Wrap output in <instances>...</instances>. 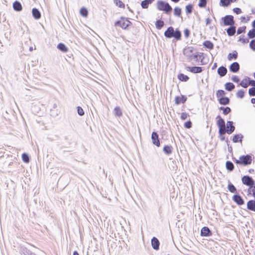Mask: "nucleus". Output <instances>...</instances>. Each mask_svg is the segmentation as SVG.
<instances>
[{
  "label": "nucleus",
  "instance_id": "1",
  "mask_svg": "<svg viewBox=\"0 0 255 255\" xmlns=\"http://www.w3.org/2000/svg\"><path fill=\"white\" fill-rule=\"evenodd\" d=\"M164 36L167 38H174L176 40H179L181 39V32L178 29H176L174 30L172 26H170L167 28L166 30L164 32Z\"/></svg>",
  "mask_w": 255,
  "mask_h": 255
},
{
  "label": "nucleus",
  "instance_id": "2",
  "mask_svg": "<svg viewBox=\"0 0 255 255\" xmlns=\"http://www.w3.org/2000/svg\"><path fill=\"white\" fill-rule=\"evenodd\" d=\"M233 160L237 164L246 166L251 164L252 159L250 155L247 154L246 155L241 156L239 159L233 158Z\"/></svg>",
  "mask_w": 255,
  "mask_h": 255
},
{
  "label": "nucleus",
  "instance_id": "3",
  "mask_svg": "<svg viewBox=\"0 0 255 255\" xmlns=\"http://www.w3.org/2000/svg\"><path fill=\"white\" fill-rule=\"evenodd\" d=\"M157 8L160 11H163L165 13H170L172 8L170 5L166 1L163 0H159L157 3Z\"/></svg>",
  "mask_w": 255,
  "mask_h": 255
},
{
  "label": "nucleus",
  "instance_id": "4",
  "mask_svg": "<svg viewBox=\"0 0 255 255\" xmlns=\"http://www.w3.org/2000/svg\"><path fill=\"white\" fill-rule=\"evenodd\" d=\"M219 119L217 121V125L219 128V135H224L226 133H228L227 128L225 127V122L220 116L217 117V119Z\"/></svg>",
  "mask_w": 255,
  "mask_h": 255
},
{
  "label": "nucleus",
  "instance_id": "5",
  "mask_svg": "<svg viewBox=\"0 0 255 255\" xmlns=\"http://www.w3.org/2000/svg\"><path fill=\"white\" fill-rule=\"evenodd\" d=\"M131 23V22L128 18L122 16L121 17L120 20L117 21L115 23V26H119L123 29H126Z\"/></svg>",
  "mask_w": 255,
  "mask_h": 255
},
{
  "label": "nucleus",
  "instance_id": "6",
  "mask_svg": "<svg viewBox=\"0 0 255 255\" xmlns=\"http://www.w3.org/2000/svg\"><path fill=\"white\" fill-rule=\"evenodd\" d=\"M242 181L243 184L249 187L248 192L249 194H250L252 187L254 186V185L255 184V180L252 178V177H250L248 175H245L242 177Z\"/></svg>",
  "mask_w": 255,
  "mask_h": 255
},
{
  "label": "nucleus",
  "instance_id": "7",
  "mask_svg": "<svg viewBox=\"0 0 255 255\" xmlns=\"http://www.w3.org/2000/svg\"><path fill=\"white\" fill-rule=\"evenodd\" d=\"M224 24L226 26H232L235 24L234 16L231 15H227L225 17L222 18Z\"/></svg>",
  "mask_w": 255,
  "mask_h": 255
},
{
  "label": "nucleus",
  "instance_id": "8",
  "mask_svg": "<svg viewBox=\"0 0 255 255\" xmlns=\"http://www.w3.org/2000/svg\"><path fill=\"white\" fill-rule=\"evenodd\" d=\"M151 139L152 143L157 147L160 146V143L158 138V134L155 131H153L151 134Z\"/></svg>",
  "mask_w": 255,
  "mask_h": 255
},
{
  "label": "nucleus",
  "instance_id": "9",
  "mask_svg": "<svg viewBox=\"0 0 255 255\" xmlns=\"http://www.w3.org/2000/svg\"><path fill=\"white\" fill-rule=\"evenodd\" d=\"M233 200L238 205L244 204L245 202L243 198L239 194H235L233 196Z\"/></svg>",
  "mask_w": 255,
  "mask_h": 255
},
{
  "label": "nucleus",
  "instance_id": "10",
  "mask_svg": "<svg viewBox=\"0 0 255 255\" xmlns=\"http://www.w3.org/2000/svg\"><path fill=\"white\" fill-rule=\"evenodd\" d=\"M186 70L193 73H200L203 71V67L198 66L187 67Z\"/></svg>",
  "mask_w": 255,
  "mask_h": 255
},
{
  "label": "nucleus",
  "instance_id": "11",
  "mask_svg": "<svg viewBox=\"0 0 255 255\" xmlns=\"http://www.w3.org/2000/svg\"><path fill=\"white\" fill-rule=\"evenodd\" d=\"M201 236L203 237H209L212 235V232L207 227H204L201 230Z\"/></svg>",
  "mask_w": 255,
  "mask_h": 255
},
{
  "label": "nucleus",
  "instance_id": "12",
  "mask_svg": "<svg viewBox=\"0 0 255 255\" xmlns=\"http://www.w3.org/2000/svg\"><path fill=\"white\" fill-rule=\"evenodd\" d=\"M151 246L155 250H158L159 248L160 243L159 240L156 237H153L151 241Z\"/></svg>",
  "mask_w": 255,
  "mask_h": 255
},
{
  "label": "nucleus",
  "instance_id": "13",
  "mask_svg": "<svg viewBox=\"0 0 255 255\" xmlns=\"http://www.w3.org/2000/svg\"><path fill=\"white\" fill-rule=\"evenodd\" d=\"M233 124L234 123L232 121H228L227 123L226 128H227L228 131H229L228 132L229 134L232 133L235 129V127Z\"/></svg>",
  "mask_w": 255,
  "mask_h": 255
},
{
  "label": "nucleus",
  "instance_id": "14",
  "mask_svg": "<svg viewBox=\"0 0 255 255\" xmlns=\"http://www.w3.org/2000/svg\"><path fill=\"white\" fill-rule=\"evenodd\" d=\"M230 70L233 73H237L240 69V65L237 62H233L230 66Z\"/></svg>",
  "mask_w": 255,
  "mask_h": 255
},
{
  "label": "nucleus",
  "instance_id": "15",
  "mask_svg": "<svg viewBox=\"0 0 255 255\" xmlns=\"http://www.w3.org/2000/svg\"><path fill=\"white\" fill-rule=\"evenodd\" d=\"M187 97L183 95L181 96V97L176 96L175 98V103L176 105L184 103L187 101Z\"/></svg>",
  "mask_w": 255,
  "mask_h": 255
},
{
  "label": "nucleus",
  "instance_id": "16",
  "mask_svg": "<svg viewBox=\"0 0 255 255\" xmlns=\"http://www.w3.org/2000/svg\"><path fill=\"white\" fill-rule=\"evenodd\" d=\"M217 72L221 77H223L226 75L227 69L225 67L222 66L218 68Z\"/></svg>",
  "mask_w": 255,
  "mask_h": 255
},
{
  "label": "nucleus",
  "instance_id": "17",
  "mask_svg": "<svg viewBox=\"0 0 255 255\" xmlns=\"http://www.w3.org/2000/svg\"><path fill=\"white\" fill-rule=\"evenodd\" d=\"M247 208L251 211L255 212V201L251 200L249 201L247 204Z\"/></svg>",
  "mask_w": 255,
  "mask_h": 255
},
{
  "label": "nucleus",
  "instance_id": "18",
  "mask_svg": "<svg viewBox=\"0 0 255 255\" xmlns=\"http://www.w3.org/2000/svg\"><path fill=\"white\" fill-rule=\"evenodd\" d=\"M32 16L35 19H39L41 17V13L36 8L32 9Z\"/></svg>",
  "mask_w": 255,
  "mask_h": 255
},
{
  "label": "nucleus",
  "instance_id": "19",
  "mask_svg": "<svg viewBox=\"0 0 255 255\" xmlns=\"http://www.w3.org/2000/svg\"><path fill=\"white\" fill-rule=\"evenodd\" d=\"M230 102V99L227 97H222L219 99V103L222 105H228Z\"/></svg>",
  "mask_w": 255,
  "mask_h": 255
},
{
  "label": "nucleus",
  "instance_id": "20",
  "mask_svg": "<svg viewBox=\"0 0 255 255\" xmlns=\"http://www.w3.org/2000/svg\"><path fill=\"white\" fill-rule=\"evenodd\" d=\"M173 148L171 145H166L163 148L164 153L166 155H169L172 152Z\"/></svg>",
  "mask_w": 255,
  "mask_h": 255
},
{
  "label": "nucleus",
  "instance_id": "21",
  "mask_svg": "<svg viewBox=\"0 0 255 255\" xmlns=\"http://www.w3.org/2000/svg\"><path fill=\"white\" fill-rule=\"evenodd\" d=\"M13 8L15 10L17 11H20L22 9V7L20 2L18 1H15L13 3Z\"/></svg>",
  "mask_w": 255,
  "mask_h": 255
},
{
  "label": "nucleus",
  "instance_id": "22",
  "mask_svg": "<svg viewBox=\"0 0 255 255\" xmlns=\"http://www.w3.org/2000/svg\"><path fill=\"white\" fill-rule=\"evenodd\" d=\"M227 33L229 36H233L236 33V27L234 25L230 26L227 29Z\"/></svg>",
  "mask_w": 255,
  "mask_h": 255
},
{
  "label": "nucleus",
  "instance_id": "23",
  "mask_svg": "<svg viewBox=\"0 0 255 255\" xmlns=\"http://www.w3.org/2000/svg\"><path fill=\"white\" fill-rule=\"evenodd\" d=\"M243 136L242 134H235L233 138V141L235 143L242 142Z\"/></svg>",
  "mask_w": 255,
  "mask_h": 255
},
{
  "label": "nucleus",
  "instance_id": "24",
  "mask_svg": "<svg viewBox=\"0 0 255 255\" xmlns=\"http://www.w3.org/2000/svg\"><path fill=\"white\" fill-rule=\"evenodd\" d=\"M237 0H220V5L223 6H228L232 2L236 1Z\"/></svg>",
  "mask_w": 255,
  "mask_h": 255
},
{
  "label": "nucleus",
  "instance_id": "25",
  "mask_svg": "<svg viewBox=\"0 0 255 255\" xmlns=\"http://www.w3.org/2000/svg\"><path fill=\"white\" fill-rule=\"evenodd\" d=\"M154 0H144L141 2V6L143 8H147L149 4L151 3Z\"/></svg>",
  "mask_w": 255,
  "mask_h": 255
},
{
  "label": "nucleus",
  "instance_id": "26",
  "mask_svg": "<svg viewBox=\"0 0 255 255\" xmlns=\"http://www.w3.org/2000/svg\"><path fill=\"white\" fill-rule=\"evenodd\" d=\"M114 114L117 117H121L123 115V113L121 109L119 107H116L114 110Z\"/></svg>",
  "mask_w": 255,
  "mask_h": 255
},
{
  "label": "nucleus",
  "instance_id": "27",
  "mask_svg": "<svg viewBox=\"0 0 255 255\" xmlns=\"http://www.w3.org/2000/svg\"><path fill=\"white\" fill-rule=\"evenodd\" d=\"M181 8L179 7L176 6L174 8V14L175 16L181 17L182 18L181 16Z\"/></svg>",
  "mask_w": 255,
  "mask_h": 255
},
{
  "label": "nucleus",
  "instance_id": "28",
  "mask_svg": "<svg viewBox=\"0 0 255 255\" xmlns=\"http://www.w3.org/2000/svg\"><path fill=\"white\" fill-rule=\"evenodd\" d=\"M235 86V85L231 82H227L225 84V88L226 90L228 91H232L234 90Z\"/></svg>",
  "mask_w": 255,
  "mask_h": 255
},
{
  "label": "nucleus",
  "instance_id": "29",
  "mask_svg": "<svg viewBox=\"0 0 255 255\" xmlns=\"http://www.w3.org/2000/svg\"><path fill=\"white\" fill-rule=\"evenodd\" d=\"M226 167L229 171H232L234 169V164L230 161H227L226 162Z\"/></svg>",
  "mask_w": 255,
  "mask_h": 255
},
{
  "label": "nucleus",
  "instance_id": "30",
  "mask_svg": "<svg viewBox=\"0 0 255 255\" xmlns=\"http://www.w3.org/2000/svg\"><path fill=\"white\" fill-rule=\"evenodd\" d=\"M203 45L205 47L211 50L214 48V45L212 42L210 41L207 40L204 42Z\"/></svg>",
  "mask_w": 255,
  "mask_h": 255
},
{
  "label": "nucleus",
  "instance_id": "31",
  "mask_svg": "<svg viewBox=\"0 0 255 255\" xmlns=\"http://www.w3.org/2000/svg\"><path fill=\"white\" fill-rule=\"evenodd\" d=\"M57 48L64 52H66L68 51V48L62 43H60L58 44Z\"/></svg>",
  "mask_w": 255,
  "mask_h": 255
},
{
  "label": "nucleus",
  "instance_id": "32",
  "mask_svg": "<svg viewBox=\"0 0 255 255\" xmlns=\"http://www.w3.org/2000/svg\"><path fill=\"white\" fill-rule=\"evenodd\" d=\"M164 25L163 21L158 19L155 22V26L157 29H160Z\"/></svg>",
  "mask_w": 255,
  "mask_h": 255
},
{
  "label": "nucleus",
  "instance_id": "33",
  "mask_svg": "<svg viewBox=\"0 0 255 255\" xmlns=\"http://www.w3.org/2000/svg\"><path fill=\"white\" fill-rule=\"evenodd\" d=\"M238 57V53L236 51H234L232 53H230L228 54V58L229 60L232 59H236Z\"/></svg>",
  "mask_w": 255,
  "mask_h": 255
},
{
  "label": "nucleus",
  "instance_id": "34",
  "mask_svg": "<svg viewBox=\"0 0 255 255\" xmlns=\"http://www.w3.org/2000/svg\"><path fill=\"white\" fill-rule=\"evenodd\" d=\"M178 78L181 81L186 82L189 80L188 76L184 75V74L180 73L178 75Z\"/></svg>",
  "mask_w": 255,
  "mask_h": 255
},
{
  "label": "nucleus",
  "instance_id": "35",
  "mask_svg": "<svg viewBox=\"0 0 255 255\" xmlns=\"http://www.w3.org/2000/svg\"><path fill=\"white\" fill-rule=\"evenodd\" d=\"M185 10L187 14H191L193 10V5L192 4H189L185 7Z\"/></svg>",
  "mask_w": 255,
  "mask_h": 255
},
{
  "label": "nucleus",
  "instance_id": "36",
  "mask_svg": "<svg viewBox=\"0 0 255 255\" xmlns=\"http://www.w3.org/2000/svg\"><path fill=\"white\" fill-rule=\"evenodd\" d=\"M80 13L83 16L87 17L88 14V11L86 8L83 7L80 9Z\"/></svg>",
  "mask_w": 255,
  "mask_h": 255
},
{
  "label": "nucleus",
  "instance_id": "37",
  "mask_svg": "<svg viewBox=\"0 0 255 255\" xmlns=\"http://www.w3.org/2000/svg\"><path fill=\"white\" fill-rule=\"evenodd\" d=\"M22 159L25 163H28L30 160V157L27 153H24L22 154Z\"/></svg>",
  "mask_w": 255,
  "mask_h": 255
},
{
  "label": "nucleus",
  "instance_id": "38",
  "mask_svg": "<svg viewBox=\"0 0 255 255\" xmlns=\"http://www.w3.org/2000/svg\"><path fill=\"white\" fill-rule=\"evenodd\" d=\"M248 79L249 80V78H248ZM240 85L243 88H246L249 86V85H250V84H249V82H247V79H243L241 82V83H240Z\"/></svg>",
  "mask_w": 255,
  "mask_h": 255
},
{
  "label": "nucleus",
  "instance_id": "39",
  "mask_svg": "<svg viewBox=\"0 0 255 255\" xmlns=\"http://www.w3.org/2000/svg\"><path fill=\"white\" fill-rule=\"evenodd\" d=\"M228 189L231 193H235L237 191L235 186L232 183H229L228 185Z\"/></svg>",
  "mask_w": 255,
  "mask_h": 255
},
{
  "label": "nucleus",
  "instance_id": "40",
  "mask_svg": "<svg viewBox=\"0 0 255 255\" xmlns=\"http://www.w3.org/2000/svg\"><path fill=\"white\" fill-rule=\"evenodd\" d=\"M248 36L249 38H254L255 37V29L253 28L249 30L248 33Z\"/></svg>",
  "mask_w": 255,
  "mask_h": 255
},
{
  "label": "nucleus",
  "instance_id": "41",
  "mask_svg": "<svg viewBox=\"0 0 255 255\" xmlns=\"http://www.w3.org/2000/svg\"><path fill=\"white\" fill-rule=\"evenodd\" d=\"M114 2L117 6L121 8L125 7V4L120 0H114Z\"/></svg>",
  "mask_w": 255,
  "mask_h": 255
},
{
  "label": "nucleus",
  "instance_id": "42",
  "mask_svg": "<svg viewBox=\"0 0 255 255\" xmlns=\"http://www.w3.org/2000/svg\"><path fill=\"white\" fill-rule=\"evenodd\" d=\"M226 94L225 92L223 90H218L216 92V96L219 98L220 96H223Z\"/></svg>",
  "mask_w": 255,
  "mask_h": 255
},
{
  "label": "nucleus",
  "instance_id": "43",
  "mask_svg": "<svg viewBox=\"0 0 255 255\" xmlns=\"http://www.w3.org/2000/svg\"><path fill=\"white\" fill-rule=\"evenodd\" d=\"M245 92L243 90L241 89L238 91L237 93V97L240 98H243L244 97Z\"/></svg>",
  "mask_w": 255,
  "mask_h": 255
},
{
  "label": "nucleus",
  "instance_id": "44",
  "mask_svg": "<svg viewBox=\"0 0 255 255\" xmlns=\"http://www.w3.org/2000/svg\"><path fill=\"white\" fill-rule=\"evenodd\" d=\"M246 29V26H245L239 27L238 28V30H237V34H241L242 33L245 32Z\"/></svg>",
  "mask_w": 255,
  "mask_h": 255
},
{
  "label": "nucleus",
  "instance_id": "45",
  "mask_svg": "<svg viewBox=\"0 0 255 255\" xmlns=\"http://www.w3.org/2000/svg\"><path fill=\"white\" fill-rule=\"evenodd\" d=\"M207 4V0H199L198 6L200 7H205Z\"/></svg>",
  "mask_w": 255,
  "mask_h": 255
},
{
  "label": "nucleus",
  "instance_id": "46",
  "mask_svg": "<svg viewBox=\"0 0 255 255\" xmlns=\"http://www.w3.org/2000/svg\"><path fill=\"white\" fill-rule=\"evenodd\" d=\"M249 94L250 96H255V87H253L249 89Z\"/></svg>",
  "mask_w": 255,
  "mask_h": 255
},
{
  "label": "nucleus",
  "instance_id": "47",
  "mask_svg": "<svg viewBox=\"0 0 255 255\" xmlns=\"http://www.w3.org/2000/svg\"><path fill=\"white\" fill-rule=\"evenodd\" d=\"M244 37V36H240L239 41H241L243 43H247L249 42V39L248 38H245Z\"/></svg>",
  "mask_w": 255,
  "mask_h": 255
},
{
  "label": "nucleus",
  "instance_id": "48",
  "mask_svg": "<svg viewBox=\"0 0 255 255\" xmlns=\"http://www.w3.org/2000/svg\"><path fill=\"white\" fill-rule=\"evenodd\" d=\"M77 113L78 115L80 116H82L84 115V110L81 107L79 106L77 107Z\"/></svg>",
  "mask_w": 255,
  "mask_h": 255
},
{
  "label": "nucleus",
  "instance_id": "49",
  "mask_svg": "<svg viewBox=\"0 0 255 255\" xmlns=\"http://www.w3.org/2000/svg\"><path fill=\"white\" fill-rule=\"evenodd\" d=\"M249 45L250 48L255 51V39L251 40Z\"/></svg>",
  "mask_w": 255,
  "mask_h": 255
},
{
  "label": "nucleus",
  "instance_id": "50",
  "mask_svg": "<svg viewBox=\"0 0 255 255\" xmlns=\"http://www.w3.org/2000/svg\"><path fill=\"white\" fill-rule=\"evenodd\" d=\"M184 126L185 128H190L192 127V123L190 121H187L184 123Z\"/></svg>",
  "mask_w": 255,
  "mask_h": 255
},
{
  "label": "nucleus",
  "instance_id": "51",
  "mask_svg": "<svg viewBox=\"0 0 255 255\" xmlns=\"http://www.w3.org/2000/svg\"><path fill=\"white\" fill-rule=\"evenodd\" d=\"M231 108L229 107H225V110L223 112V113L225 115H226L228 114L229 113H230L231 112Z\"/></svg>",
  "mask_w": 255,
  "mask_h": 255
},
{
  "label": "nucleus",
  "instance_id": "52",
  "mask_svg": "<svg viewBox=\"0 0 255 255\" xmlns=\"http://www.w3.org/2000/svg\"><path fill=\"white\" fill-rule=\"evenodd\" d=\"M190 34V31L188 29L186 28L184 29V34L186 38H188Z\"/></svg>",
  "mask_w": 255,
  "mask_h": 255
},
{
  "label": "nucleus",
  "instance_id": "53",
  "mask_svg": "<svg viewBox=\"0 0 255 255\" xmlns=\"http://www.w3.org/2000/svg\"><path fill=\"white\" fill-rule=\"evenodd\" d=\"M233 10L237 14H240L242 12L241 9L239 7H235L233 8Z\"/></svg>",
  "mask_w": 255,
  "mask_h": 255
},
{
  "label": "nucleus",
  "instance_id": "54",
  "mask_svg": "<svg viewBox=\"0 0 255 255\" xmlns=\"http://www.w3.org/2000/svg\"><path fill=\"white\" fill-rule=\"evenodd\" d=\"M232 80L235 83H238L240 81L239 78L236 75H234L232 77Z\"/></svg>",
  "mask_w": 255,
  "mask_h": 255
},
{
  "label": "nucleus",
  "instance_id": "55",
  "mask_svg": "<svg viewBox=\"0 0 255 255\" xmlns=\"http://www.w3.org/2000/svg\"><path fill=\"white\" fill-rule=\"evenodd\" d=\"M187 114L186 113H182L181 115V119L183 120H185L187 118Z\"/></svg>",
  "mask_w": 255,
  "mask_h": 255
},
{
  "label": "nucleus",
  "instance_id": "56",
  "mask_svg": "<svg viewBox=\"0 0 255 255\" xmlns=\"http://www.w3.org/2000/svg\"><path fill=\"white\" fill-rule=\"evenodd\" d=\"M250 85L255 87V80L249 79Z\"/></svg>",
  "mask_w": 255,
  "mask_h": 255
},
{
  "label": "nucleus",
  "instance_id": "57",
  "mask_svg": "<svg viewBox=\"0 0 255 255\" xmlns=\"http://www.w3.org/2000/svg\"><path fill=\"white\" fill-rule=\"evenodd\" d=\"M251 191H252V194L253 196H255V185H254V186L252 187Z\"/></svg>",
  "mask_w": 255,
  "mask_h": 255
},
{
  "label": "nucleus",
  "instance_id": "58",
  "mask_svg": "<svg viewBox=\"0 0 255 255\" xmlns=\"http://www.w3.org/2000/svg\"><path fill=\"white\" fill-rule=\"evenodd\" d=\"M198 55L197 54H193L190 56V58L191 59H194L197 60Z\"/></svg>",
  "mask_w": 255,
  "mask_h": 255
},
{
  "label": "nucleus",
  "instance_id": "59",
  "mask_svg": "<svg viewBox=\"0 0 255 255\" xmlns=\"http://www.w3.org/2000/svg\"><path fill=\"white\" fill-rule=\"evenodd\" d=\"M211 22V19L210 18H207L206 19V25H209Z\"/></svg>",
  "mask_w": 255,
  "mask_h": 255
},
{
  "label": "nucleus",
  "instance_id": "60",
  "mask_svg": "<svg viewBox=\"0 0 255 255\" xmlns=\"http://www.w3.org/2000/svg\"><path fill=\"white\" fill-rule=\"evenodd\" d=\"M188 51H189L190 53H191L192 52V50L189 47L188 48L184 50V54H185V53L188 52Z\"/></svg>",
  "mask_w": 255,
  "mask_h": 255
},
{
  "label": "nucleus",
  "instance_id": "61",
  "mask_svg": "<svg viewBox=\"0 0 255 255\" xmlns=\"http://www.w3.org/2000/svg\"><path fill=\"white\" fill-rule=\"evenodd\" d=\"M220 138L222 141H224L225 140V137L224 136V135H220Z\"/></svg>",
  "mask_w": 255,
  "mask_h": 255
},
{
  "label": "nucleus",
  "instance_id": "62",
  "mask_svg": "<svg viewBox=\"0 0 255 255\" xmlns=\"http://www.w3.org/2000/svg\"><path fill=\"white\" fill-rule=\"evenodd\" d=\"M252 26L255 29V19L252 22Z\"/></svg>",
  "mask_w": 255,
  "mask_h": 255
},
{
  "label": "nucleus",
  "instance_id": "63",
  "mask_svg": "<svg viewBox=\"0 0 255 255\" xmlns=\"http://www.w3.org/2000/svg\"><path fill=\"white\" fill-rule=\"evenodd\" d=\"M249 172L250 173H254V169H250L249 170Z\"/></svg>",
  "mask_w": 255,
  "mask_h": 255
},
{
  "label": "nucleus",
  "instance_id": "64",
  "mask_svg": "<svg viewBox=\"0 0 255 255\" xmlns=\"http://www.w3.org/2000/svg\"><path fill=\"white\" fill-rule=\"evenodd\" d=\"M251 101L252 104H255V98H252Z\"/></svg>",
  "mask_w": 255,
  "mask_h": 255
}]
</instances>
